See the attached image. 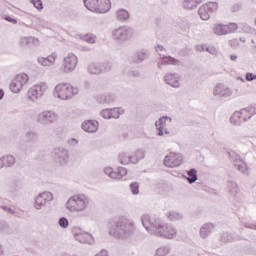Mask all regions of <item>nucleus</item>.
<instances>
[{
	"mask_svg": "<svg viewBox=\"0 0 256 256\" xmlns=\"http://www.w3.org/2000/svg\"><path fill=\"white\" fill-rule=\"evenodd\" d=\"M187 181L188 183H195V181H197L198 177H197V170L195 168L190 169L187 172Z\"/></svg>",
	"mask_w": 256,
	"mask_h": 256,
	"instance_id": "40",
	"label": "nucleus"
},
{
	"mask_svg": "<svg viewBox=\"0 0 256 256\" xmlns=\"http://www.w3.org/2000/svg\"><path fill=\"white\" fill-rule=\"evenodd\" d=\"M83 3L92 13H107L111 9V0H83Z\"/></svg>",
	"mask_w": 256,
	"mask_h": 256,
	"instance_id": "8",
	"label": "nucleus"
},
{
	"mask_svg": "<svg viewBox=\"0 0 256 256\" xmlns=\"http://www.w3.org/2000/svg\"><path fill=\"white\" fill-rule=\"evenodd\" d=\"M206 51L207 53H210V55H214V56H217L219 54V51L213 45L206 46Z\"/></svg>",
	"mask_w": 256,
	"mask_h": 256,
	"instance_id": "47",
	"label": "nucleus"
},
{
	"mask_svg": "<svg viewBox=\"0 0 256 256\" xmlns=\"http://www.w3.org/2000/svg\"><path fill=\"white\" fill-rule=\"evenodd\" d=\"M245 79H246V81H255L256 75L248 72V73H246Z\"/></svg>",
	"mask_w": 256,
	"mask_h": 256,
	"instance_id": "52",
	"label": "nucleus"
},
{
	"mask_svg": "<svg viewBox=\"0 0 256 256\" xmlns=\"http://www.w3.org/2000/svg\"><path fill=\"white\" fill-rule=\"evenodd\" d=\"M226 190L230 195H237L239 193V185L235 181H228L226 184Z\"/></svg>",
	"mask_w": 256,
	"mask_h": 256,
	"instance_id": "35",
	"label": "nucleus"
},
{
	"mask_svg": "<svg viewBox=\"0 0 256 256\" xmlns=\"http://www.w3.org/2000/svg\"><path fill=\"white\" fill-rule=\"evenodd\" d=\"M130 191H131L132 195H139V183L132 182L130 184Z\"/></svg>",
	"mask_w": 256,
	"mask_h": 256,
	"instance_id": "45",
	"label": "nucleus"
},
{
	"mask_svg": "<svg viewBox=\"0 0 256 256\" xmlns=\"http://www.w3.org/2000/svg\"><path fill=\"white\" fill-rule=\"evenodd\" d=\"M118 161L121 165H131V152H121Z\"/></svg>",
	"mask_w": 256,
	"mask_h": 256,
	"instance_id": "33",
	"label": "nucleus"
},
{
	"mask_svg": "<svg viewBox=\"0 0 256 256\" xmlns=\"http://www.w3.org/2000/svg\"><path fill=\"white\" fill-rule=\"evenodd\" d=\"M199 3H203V0H184L182 6L184 9H196Z\"/></svg>",
	"mask_w": 256,
	"mask_h": 256,
	"instance_id": "37",
	"label": "nucleus"
},
{
	"mask_svg": "<svg viewBox=\"0 0 256 256\" xmlns=\"http://www.w3.org/2000/svg\"><path fill=\"white\" fill-rule=\"evenodd\" d=\"M3 97H5V92L0 89V100L3 99Z\"/></svg>",
	"mask_w": 256,
	"mask_h": 256,
	"instance_id": "62",
	"label": "nucleus"
},
{
	"mask_svg": "<svg viewBox=\"0 0 256 256\" xmlns=\"http://www.w3.org/2000/svg\"><path fill=\"white\" fill-rule=\"evenodd\" d=\"M5 255V248L3 247V244L0 243V256Z\"/></svg>",
	"mask_w": 256,
	"mask_h": 256,
	"instance_id": "60",
	"label": "nucleus"
},
{
	"mask_svg": "<svg viewBox=\"0 0 256 256\" xmlns=\"http://www.w3.org/2000/svg\"><path fill=\"white\" fill-rule=\"evenodd\" d=\"M230 122L232 123V125H243V123H245L240 111H236L232 114Z\"/></svg>",
	"mask_w": 256,
	"mask_h": 256,
	"instance_id": "34",
	"label": "nucleus"
},
{
	"mask_svg": "<svg viewBox=\"0 0 256 256\" xmlns=\"http://www.w3.org/2000/svg\"><path fill=\"white\" fill-rule=\"evenodd\" d=\"M164 83L174 89H179L181 87V76L177 73H166L164 75Z\"/></svg>",
	"mask_w": 256,
	"mask_h": 256,
	"instance_id": "23",
	"label": "nucleus"
},
{
	"mask_svg": "<svg viewBox=\"0 0 256 256\" xmlns=\"http://www.w3.org/2000/svg\"><path fill=\"white\" fill-rule=\"evenodd\" d=\"M29 81H31V77H29V74L27 73H19L16 76H14L10 83H9V89L11 93H14V95H19L23 89L29 85Z\"/></svg>",
	"mask_w": 256,
	"mask_h": 256,
	"instance_id": "7",
	"label": "nucleus"
},
{
	"mask_svg": "<svg viewBox=\"0 0 256 256\" xmlns=\"http://www.w3.org/2000/svg\"><path fill=\"white\" fill-rule=\"evenodd\" d=\"M245 227L256 230V224H246Z\"/></svg>",
	"mask_w": 256,
	"mask_h": 256,
	"instance_id": "61",
	"label": "nucleus"
},
{
	"mask_svg": "<svg viewBox=\"0 0 256 256\" xmlns=\"http://www.w3.org/2000/svg\"><path fill=\"white\" fill-rule=\"evenodd\" d=\"M165 216H166V219H168V221H172L173 223L177 221H183V213L179 211L170 210L166 213Z\"/></svg>",
	"mask_w": 256,
	"mask_h": 256,
	"instance_id": "30",
	"label": "nucleus"
},
{
	"mask_svg": "<svg viewBox=\"0 0 256 256\" xmlns=\"http://www.w3.org/2000/svg\"><path fill=\"white\" fill-rule=\"evenodd\" d=\"M54 161L58 163V165H67L69 163V150L67 148L58 147L53 151Z\"/></svg>",
	"mask_w": 256,
	"mask_h": 256,
	"instance_id": "19",
	"label": "nucleus"
},
{
	"mask_svg": "<svg viewBox=\"0 0 256 256\" xmlns=\"http://www.w3.org/2000/svg\"><path fill=\"white\" fill-rule=\"evenodd\" d=\"M237 29H239V25L237 23L224 24L218 22L213 25L212 33L218 37H223L225 35H231L232 33H235Z\"/></svg>",
	"mask_w": 256,
	"mask_h": 256,
	"instance_id": "11",
	"label": "nucleus"
},
{
	"mask_svg": "<svg viewBox=\"0 0 256 256\" xmlns=\"http://www.w3.org/2000/svg\"><path fill=\"white\" fill-rule=\"evenodd\" d=\"M80 39L86 43H89L90 45H93L97 41V36L94 34H85L80 36Z\"/></svg>",
	"mask_w": 256,
	"mask_h": 256,
	"instance_id": "39",
	"label": "nucleus"
},
{
	"mask_svg": "<svg viewBox=\"0 0 256 256\" xmlns=\"http://www.w3.org/2000/svg\"><path fill=\"white\" fill-rule=\"evenodd\" d=\"M59 60V53L52 52L48 56H38L37 63L41 65V67H53L57 64Z\"/></svg>",
	"mask_w": 256,
	"mask_h": 256,
	"instance_id": "20",
	"label": "nucleus"
},
{
	"mask_svg": "<svg viewBox=\"0 0 256 256\" xmlns=\"http://www.w3.org/2000/svg\"><path fill=\"white\" fill-rule=\"evenodd\" d=\"M147 59V52L145 50L139 51L134 55V61L136 63H141V61H145Z\"/></svg>",
	"mask_w": 256,
	"mask_h": 256,
	"instance_id": "41",
	"label": "nucleus"
},
{
	"mask_svg": "<svg viewBox=\"0 0 256 256\" xmlns=\"http://www.w3.org/2000/svg\"><path fill=\"white\" fill-rule=\"evenodd\" d=\"M35 24L37 25V27H43V28L49 26V22H47L45 19H43V18H41L39 16H37L35 18Z\"/></svg>",
	"mask_w": 256,
	"mask_h": 256,
	"instance_id": "42",
	"label": "nucleus"
},
{
	"mask_svg": "<svg viewBox=\"0 0 256 256\" xmlns=\"http://www.w3.org/2000/svg\"><path fill=\"white\" fill-rule=\"evenodd\" d=\"M96 100L100 105H111L115 101V96L109 93L101 94L96 97Z\"/></svg>",
	"mask_w": 256,
	"mask_h": 256,
	"instance_id": "29",
	"label": "nucleus"
},
{
	"mask_svg": "<svg viewBox=\"0 0 256 256\" xmlns=\"http://www.w3.org/2000/svg\"><path fill=\"white\" fill-rule=\"evenodd\" d=\"M195 50L198 51V53L206 51L207 50V45H205V44H197L195 46Z\"/></svg>",
	"mask_w": 256,
	"mask_h": 256,
	"instance_id": "50",
	"label": "nucleus"
},
{
	"mask_svg": "<svg viewBox=\"0 0 256 256\" xmlns=\"http://www.w3.org/2000/svg\"><path fill=\"white\" fill-rule=\"evenodd\" d=\"M230 60H232L234 63H237V61H239V56H237V54H231Z\"/></svg>",
	"mask_w": 256,
	"mask_h": 256,
	"instance_id": "56",
	"label": "nucleus"
},
{
	"mask_svg": "<svg viewBox=\"0 0 256 256\" xmlns=\"http://www.w3.org/2000/svg\"><path fill=\"white\" fill-rule=\"evenodd\" d=\"M79 67V57L73 52L66 53L62 58V65L60 67L61 73L64 75H71L75 73Z\"/></svg>",
	"mask_w": 256,
	"mask_h": 256,
	"instance_id": "6",
	"label": "nucleus"
},
{
	"mask_svg": "<svg viewBox=\"0 0 256 256\" xmlns=\"http://www.w3.org/2000/svg\"><path fill=\"white\" fill-rule=\"evenodd\" d=\"M53 199H55V196L49 191L39 193L34 199V209L41 211V209H43L47 203L53 201Z\"/></svg>",
	"mask_w": 256,
	"mask_h": 256,
	"instance_id": "17",
	"label": "nucleus"
},
{
	"mask_svg": "<svg viewBox=\"0 0 256 256\" xmlns=\"http://www.w3.org/2000/svg\"><path fill=\"white\" fill-rule=\"evenodd\" d=\"M4 21H8V23H12V25H17V19L12 18L11 16H3Z\"/></svg>",
	"mask_w": 256,
	"mask_h": 256,
	"instance_id": "51",
	"label": "nucleus"
},
{
	"mask_svg": "<svg viewBox=\"0 0 256 256\" xmlns=\"http://www.w3.org/2000/svg\"><path fill=\"white\" fill-rule=\"evenodd\" d=\"M135 37V30L129 26H120L112 30V39L117 43H125Z\"/></svg>",
	"mask_w": 256,
	"mask_h": 256,
	"instance_id": "9",
	"label": "nucleus"
},
{
	"mask_svg": "<svg viewBox=\"0 0 256 256\" xmlns=\"http://www.w3.org/2000/svg\"><path fill=\"white\" fill-rule=\"evenodd\" d=\"M30 3L33 4V7L37 9V11H41L43 9V1L41 0H30Z\"/></svg>",
	"mask_w": 256,
	"mask_h": 256,
	"instance_id": "46",
	"label": "nucleus"
},
{
	"mask_svg": "<svg viewBox=\"0 0 256 256\" xmlns=\"http://www.w3.org/2000/svg\"><path fill=\"white\" fill-rule=\"evenodd\" d=\"M218 10L219 3L208 2L200 6V8L198 9V15L200 16V19H202V21H209V19H211V15H213V13H217Z\"/></svg>",
	"mask_w": 256,
	"mask_h": 256,
	"instance_id": "15",
	"label": "nucleus"
},
{
	"mask_svg": "<svg viewBox=\"0 0 256 256\" xmlns=\"http://www.w3.org/2000/svg\"><path fill=\"white\" fill-rule=\"evenodd\" d=\"M229 45L230 47H237V45H239L237 39H233L229 41Z\"/></svg>",
	"mask_w": 256,
	"mask_h": 256,
	"instance_id": "55",
	"label": "nucleus"
},
{
	"mask_svg": "<svg viewBox=\"0 0 256 256\" xmlns=\"http://www.w3.org/2000/svg\"><path fill=\"white\" fill-rule=\"evenodd\" d=\"M91 207V198L84 193L74 194L65 203V209L69 213H85Z\"/></svg>",
	"mask_w": 256,
	"mask_h": 256,
	"instance_id": "3",
	"label": "nucleus"
},
{
	"mask_svg": "<svg viewBox=\"0 0 256 256\" xmlns=\"http://www.w3.org/2000/svg\"><path fill=\"white\" fill-rule=\"evenodd\" d=\"M141 223L145 231H147L149 235H154V237L173 241V239H177V235H179L177 227L168 223L163 218L143 214L141 216Z\"/></svg>",
	"mask_w": 256,
	"mask_h": 256,
	"instance_id": "1",
	"label": "nucleus"
},
{
	"mask_svg": "<svg viewBox=\"0 0 256 256\" xmlns=\"http://www.w3.org/2000/svg\"><path fill=\"white\" fill-rule=\"evenodd\" d=\"M171 123H173V118L169 116H162L155 122V127L158 130V137H163V135H171V130H169Z\"/></svg>",
	"mask_w": 256,
	"mask_h": 256,
	"instance_id": "16",
	"label": "nucleus"
},
{
	"mask_svg": "<svg viewBox=\"0 0 256 256\" xmlns=\"http://www.w3.org/2000/svg\"><path fill=\"white\" fill-rule=\"evenodd\" d=\"M183 161V154L171 151L164 157L163 165L164 167H168V169H177Z\"/></svg>",
	"mask_w": 256,
	"mask_h": 256,
	"instance_id": "13",
	"label": "nucleus"
},
{
	"mask_svg": "<svg viewBox=\"0 0 256 256\" xmlns=\"http://www.w3.org/2000/svg\"><path fill=\"white\" fill-rule=\"evenodd\" d=\"M111 62H102L100 63V68L102 73H107L112 69Z\"/></svg>",
	"mask_w": 256,
	"mask_h": 256,
	"instance_id": "44",
	"label": "nucleus"
},
{
	"mask_svg": "<svg viewBox=\"0 0 256 256\" xmlns=\"http://www.w3.org/2000/svg\"><path fill=\"white\" fill-rule=\"evenodd\" d=\"M103 173L112 181H123L125 177H127L128 171L127 168L123 166H118L117 168L105 166L103 168Z\"/></svg>",
	"mask_w": 256,
	"mask_h": 256,
	"instance_id": "10",
	"label": "nucleus"
},
{
	"mask_svg": "<svg viewBox=\"0 0 256 256\" xmlns=\"http://www.w3.org/2000/svg\"><path fill=\"white\" fill-rule=\"evenodd\" d=\"M3 158L2 157H0V169H3Z\"/></svg>",
	"mask_w": 256,
	"mask_h": 256,
	"instance_id": "63",
	"label": "nucleus"
},
{
	"mask_svg": "<svg viewBox=\"0 0 256 256\" xmlns=\"http://www.w3.org/2000/svg\"><path fill=\"white\" fill-rule=\"evenodd\" d=\"M19 47H39L41 45V40L39 38H35L33 36H22L18 40Z\"/></svg>",
	"mask_w": 256,
	"mask_h": 256,
	"instance_id": "24",
	"label": "nucleus"
},
{
	"mask_svg": "<svg viewBox=\"0 0 256 256\" xmlns=\"http://www.w3.org/2000/svg\"><path fill=\"white\" fill-rule=\"evenodd\" d=\"M163 65H179V60L171 57L160 54V60L158 61V67L161 69Z\"/></svg>",
	"mask_w": 256,
	"mask_h": 256,
	"instance_id": "28",
	"label": "nucleus"
},
{
	"mask_svg": "<svg viewBox=\"0 0 256 256\" xmlns=\"http://www.w3.org/2000/svg\"><path fill=\"white\" fill-rule=\"evenodd\" d=\"M171 253V247L169 246H160L156 252L155 256H167Z\"/></svg>",
	"mask_w": 256,
	"mask_h": 256,
	"instance_id": "38",
	"label": "nucleus"
},
{
	"mask_svg": "<svg viewBox=\"0 0 256 256\" xmlns=\"http://www.w3.org/2000/svg\"><path fill=\"white\" fill-rule=\"evenodd\" d=\"M52 95L58 101H71L76 95H79V87L69 82H59L54 86Z\"/></svg>",
	"mask_w": 256,
	"mask_h": 256,
	"instance_id": "4",
	"label": "nucleus"
},
{
	"mask_svg": "<svg viewBox=\"0 0 256 256\" xmlns=\"http://www.w3.org/2000/svg\"><path fill=\"white\" fill-rule=\"evenodd\" d=\"M213 95L218 99H229V97L233 96V89L227 87L224 84H217L213 88Z\"/></svg>",
	"mask_w": 256,
	"mask_h": 256,
	"instance_id": "21",
	"label": "nucleus"
},
{
	"mask_svg": "<svg viewBox=\"0 0 256 256\" xmlns=\"http://www.w3.org/2000/svg\"><path fill=\"white\" fill-rule=\"evenodd\" d=\"M88 73L90 75H101V62H91L88 65Z\"/></svg>",
	"mask_w": 256,
	"mask_h": 256,
	"instance_id": "32",
	"label": "nucleus"
},
{
	"mask_svg": "<svg viewBox=\"0 0 256 256\" xmlns=\"http://www.w3.org/2000/svg\"><path fill=\"white\" fill-rule=\"evenodd\" d=\"M130 161L132 165H137V163H139L140 160L135 152H130Z\"/></svg>",
	"mask_w": 256,
	"mask_h": 256,
	"instance_id": "48",
	"label": "nucleus"
},
{
	"mask_svg": "<svg viewBox=\"0 0 256 256\" xmlns=\"http://www.w3.org/2000/svg\"><path fill=\"white\" fill-rule=\"evenodd\" d=\"M134 153L136 154V157H138L139 161H141V159H145V150L138 149Z\"/></svg>",
	"mask_w": 256,
	"mask_h": 256,
	"instance_id": "49",
	"label": "nucleus"
},
{
	"mask_svg": "<svg viewBox=\"0 0 256 256\" xmlns=\"http://www.w3.org/2000/svg\"><path fill=\"white\" fill-rule=\"evenodd\" d=\"M26 137L28 139H35L37 137V133L36 132H33V131H30V132H27L26 133Z\"/></svg>",
	"mask_w": 256,
	"mask_h": 256,
	"instance_id": "53",
	"label": "nucleus"
},
{
	"mask_svg": "<svg viewBox=\"0 0 256 256\" xmlns=\"http://www.w3.org/2000/svg\"><path fill=\"white\" fill-rule=\"evenodd\" d=\"M240 115H242V119L245 121H249L251 117L256 115V107L255 106H249L244 109H241Z\"/></svg>",
	"mask_w": 256,
	"mask_h": 256,
	"instance_id": "27",
	"label": "nucleus"
},
{
	"mask_svg": "<svg viewBox=\"0 0 256 256\" xmlns=\"http://www.w3.org/2000/svg\"><path fill=\"white\" fill-rule=\"evenodd\" d=\"M59 119V115L51 110H44L36 115L37 123L40 125H51V123H55Z\"/></svg>",
	"mask_w": 256,
	"mask_h": 256,
	"instance_id": "18",
	"label": "nucleus"
},
{
	"mask_svg": "<svg viewBox=\"0 0 256 256\" xmlns=\"http://www.w3.org/2000/svg\"><path fill=\"white\" fill-rule=\"evenodd\" d=\"M213 231H215V224L208 222V223L203 224L200 227L199 235H200L201 239H207L209 237V235H211V233H213Z\"/></svg>",
	"mask_w": 256,
	"mask_h": 256,
	"instance_id": "26",
	"label": "nucleus"
},
{
	"mask_svg": "<svg viewBox=\"0 0 256 256\" xmlns=\"http://www.w3.org/2000/svg\"><path fill=\"white\" fill-rule=\"evenodd\" d=\"M72 235L75 241H78V243H83L86 245L95 244V237L79 227H74L72 229Z\"/></svg>",
	"mask_w": 256,
	"mask_h": 256,
	"instance_id": "14",
	"label": "nucleus"
},
{
	"mask_svg": "<svg viewBox=\"0 0 256 256\" xmlns=\"http://www.w3.org/2000/svg\"><path fill=\"white\" fill-rule=\"evenodd\" d=\"M237 81H241L242 83H245V79H243L242 77H237Z\"/></svg>",
	"mask_w": 256,
	"mask_h": 256,
	"instance_id": "64",
	"label": "nucleus"
},
{
	"mask_svg": "<svg viewBox=\"0 0 256 256\" xmlns=\"http://www.w3.org/2000/svg\"><path fill=\"white\" fill-rule=\"evenodd\" d=\"M125 113V109H123L122 107L120 108H106L103 109L100 112L101 117H103V119H119V117H121V115H123Z\"/></svg>",
	"mask_w": 256,
	"mask_h": 256,
	"instance_id": "22",
	"label": "nucleus"
},
{
	"mask_svg": "<svg viewBox=\"0 0 256 256\" xmlns=\"http://www.w3.org/2000/svg\"><path fill=\"white\" fill-rule=\"evenodd\" d=\"M2 209L4 210V211H6L7 213H15V211H13V209H11V208H9V207H7V206H2Z\"/></svg>",
	"mask_w": 256,
	"mask_h": 256,
	"instance_id": "58",
	"label": "nucleus"
},
{
	"mask_svg": "<svg viewBox=\"0 0 256 256\" xmlns=\"http://www.w3.org/2000/svg\"><path fill=\"white\" fill-rule=\"evenodd\" d=\"M68 143L72 146L75 147V145L79 144V140L75 139V138H71L68 140Z\"/></svg>",
	"mask_w": 256,
	"mask_h": 256,
	"instance_id": "54",
	"label": "nucleus"
},
{
	"mask_svg": "<svg viewBox=\"0 0 256 256\" xmlns=\"http://www.w3.org/2000/svg\"><path fill=\"white\" fill-rule=\"evenodd\" d=\"M155 49L157 53H162V51H165V48L162 45H157Z\"/></svg>",
	"mask_w": 256,
	"mask_h": 256,
	"instance_id": "57",
	"label": "nucleus"
},
{
	"mask_svg": "<svg viewBox=\"0 0 256 256\" xmlns=\"http://www.w3.org/2000/svg\"><path fill=\"white\" fill-rule=\"evenodd\" d=\"M2 163L4 167H13L16 163L15 156L13 155H5L2 156Z\"/></svg>",
	"mask_w": 256,
	"mask_h": 256,
	"instance_id": "36",
	"label": "nucleus"
},
{
	"mask_svg": "<svg viewBox=\"0 0 256 256\" xmlns=\"http://www.w3.org/2000/svg\"><path fill=\"white\" fill-rule=\"evenodd\" d=\"M228 155L237 171L243 173V175H249V166L247 165V162H245V159L243 158V156H241L239 152L231 150L228 152Z\"/></svg>",
	"mask_w": 256,
	"mask_h": 256,
	"instance_id": "12",
	"label": "nucleus"
},
{
	"mask_svg": "<svg viewBox=\"0 0 256 256\" xmlns=\"http://www.w3.org/2000/svg\"><path fill=\"white\" fill-rule=\"evenodd\" d=\"M243 31L245 33H251V31H253V30L251 29V27H249V25H244Z\"/></svg>",
	"mask_w": 256,
	"mask_h": 256,
	"instance_id": "59",
	"label": "nucleus"
},
{
	"mask_svg": "<svg viewBox=\"0 0 256 256\" xmlns=\"http://www.w3.org/2000/svg\"><path fill=\"white\" fill-rule=\"evenodd\" d=\"M58 225L61 229H68L69 228V219L65 218V217H61L58 220Z\"/></svg>",
	"mask_w": 256,
	"mask_h": 256,
	"instance_id": "43",
	"label": "nucleus"
},
{
	"mask_svg": "<svg viewBox=\"0 0 256 256\" xmlns=\"http://www.w3.org/2000/svg\"><path fill=\"white\" fill-rule=\"evenodd\" d=\"M135 231H137V224L130 218L120 217L108 224V235L119 241L131 239Z\"/></svg>",
	"mask_w": 256,
	"mask_h": 256,
	"instance_id": "2",
	"label": "nucleus"
},
{
	"mask_svg": "<svg viewBox=\"0 0 256 256\" xmlns=\"http://www.w3.org/2000/svg\"><path fill=\"white\" fill-rule=\"evenodd\" d=\"M81 129H83L85 133H97V131H99V121L85 120L81 124Z\"/></svg>",
	"mask_w": 256,
	"mask_h": 256,
	"instance_id": "25",
	"label": "nucleus"
},
{
	"mask_svg": "<svg viewBox=\"0 0 256 256\" xmlns=\"http://www.w3.org/2000/svg\"><path fill=\"white\" fill-rule=\"evenodd\" d=\"M117 21L121 23H125V21H129L131 14L126 9H118L115 13Z\"/></svg>",
	"mask_w": 256,
	"mask_h": 256,
	"instance_id": "31",
	"label": "nucleus"
},
{
	"mask_svg": "<svg viewBox=\"0 0 256 256\" xmlns=\"http://www.w3.org/2000/svg\"><path fill=\"white\" fill-rule=\"evenodd\" d=\"M49 91V84L45 81H40L28 88L25 94L28 103H38Z\"/></svg>",
	"mask_w": 256,
	"mask_h": 256,
	"instance_id": "5",
	"label": "nucleus"
}]
</instances>
